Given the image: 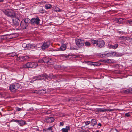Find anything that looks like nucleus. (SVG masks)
<instances>
[{"label":"nucleus","instance_id":"nucleus-1","mask_svg":"<svg viewBox=\"0 0 132 132\" xmlns=\"http://www.w3.org/2000/svg\"><path fill=\"white\" fill-rule=\"evenodd\" d=\"M91 42L92 44L94 45L96 47L100 48L103 47L105 45L104 41L101 39H92L91 40Z\"/></svg>","mask_w":132,"mask_h":132},{"label":"nucleus","instance_id":"nucleus-2","mask_svg":"<svg viewBox=\"0 0 132 132\" xmlns=\"http://www.w3.org/2000/svg\"><path fill=\"white\" fill-rule=\"evenodd\" d=\"M20 87L19 84L18 83L12 84L9 87L10 90L12 92H15Z\"/></svg>","mask_w":132,"mask_h":132},{"label":"nucleus","instance_id":"nucleus-3","mask_svg":"<svg viewBox=\"0 0 132 132\" xmlns=\"http://www.w3.org/2000/svg\"><path fill=\"white\" fill-rule=\"evenodd\" d=\"M4 13L6 15L10 17H14L15 16V13L12 10H5L4 11Z\"/></svg>","mask_w":132,"mask_h":132},{"label":"nucleus","instance_id":"nucleus-4","mask_svg":"<svg viewBox=\"0 0 132 132\" xmlns=\"http://www.w3.org/2000/svg\"><path fill=\"white\" fill-rule=\"evenodd\" d=\"M38 65V64L34 62H30L26 63L25 66L27 68H35Z\"/></svg>","mask_w":132,"mask_h":132},{"label":"nucleus","instance_id":"nucleus-5","mask_svg":"<svg viewBox=\"0 0 132 132\" xmlns=\"http://www.w3.org/2000/svg\"><path fill=\"white\" fill-rule=\"evenodd\" d=\"M31 24L33 25H38L39 23L40 20L39 18L37 17L32 18L31 19Z\"/></svg>","mask_w":132,"mask_h":132},{"label":"nucleus","instance_id":"nucleus-6","mask_svg":"<svg viewBox=\"0 0 132 132\" xmlns=\"http://www.w3.org/2000/svg\"><path fill=\"white\" fill-rule=\"evenodd\" d=\"M76 43L77 46L79 47H81L83 46L84 42V41L82 39H78L76 41Z\"/></svg>","mask_w":132,"mask_h":132},{"label":"nucleus","instance_id":"nucleus-7","mask_svg":"<svg viewBox=\"0 0 132 132\" xmlns=\"http://www.w3.org/2000/svg\"><path fill=\"white\" fill-rule=\"evenodd\" d=\"M50 46V43L49 42H44L42 45L41 48L43 50H44L48 48Z\"/></svg>","mask_w":132,"mask_h":132},{"label":"nucleus","instance_id":"nucleus-8","mask_svg":"<svg viewBox=\"0 0 132 132\" xmlns=\"http://www.w3.org/2000/svg\"><path fill=\"white\" fill-rule=\"evenodd\" d=\"M12 34H6V35H2L0 37V39L1 40H6L12 39L13 37L11 36Z\"/></svg>","mask_w":132,"mask_h":132},{"label":"nucleus","instance_id":"nucleus-9","mask_svg":"<svg viewBox=\"0 0 132 132\" xmlns=\"http://www.w3.org/2000/svg\"><path fill=\"white\" fill-rule=\"evenodd\" d=\"M118 45L117 43H112L110 44H108V48L110 49H116L118 48Z\"/></svg>","mask_w":132,"mask_h":132},{"label":"nucleus","instance_id":"nucleus-10","mask_svg":"<svg viewBox=\"0 0 132 132\" xmlns=\"http://www.w3.org/2000/svg\"><path fill=\"white\" fill-rule=\"evenodd\" d=\"M29 58V57L27 56H22L18 57L17 60L20 61H26Z\"/></svg>","mask_w":132,"mask_h":132},{"label":"nucleus","instance_id":"nucleus-11","mask_svg":"<svg viewBox=\"0 0 132 132\" xmlns=\"http://www.w3.org/2000/svg\"><path fill=\"white\" fill-rule=\"evenodd\" d=\"M28 25L24 21H22L20 23V27L22 30L26 29Z\"/></svg>","mask_w":132,"mask_h":132},{"label":"nucleus","instance_id":"nucleus-12","mask_svg":"<svg viewBox=\"0 0 132 132\" xmlns=\"http://www.w3.org/2000/svg\"><path fill=\"white\" fill-rule=\"evenodd\" d=\"M110 52L107 51L105 52L103 54H101L100 56L102 58H104L106 57H110Z\"/></svg>","mask_w":132,"mask_h":132},{"label":"nucleus","instance_id":"nucleus-13","mask_svg":"<svg viewBox=\"0 0 132 132\" xmlns=\"http://www.w3.org/2000/svg\"><path fill=\"white\" fill-rule=\"evenodd\" d=\"M46 122L47 123H51L54 121L55 119L53 117H47L46 118Z\"/></svg>","mask_w":132,"mask_h":132},{"label":"nucleus","instance_id":"nucleus-14","mask_svg":"<svg viewBox=\"0 0 132 132\" xmlns=\"http://www.w3.org/2000/svg\"><path fill=\"white\" fill-rule=\"evenodd\" d=\"M20 19V18H17V19H13V23L14 24V25H15V26H18L19 24V22L18 21H19Z\"/></svg>","mask_w":132,"mask_h":132},{"label":"nucleus","instance_id":"nucleus-15","mask_svg":"<svg viewBox=\"0 0 132 132\" xmlns=\"http://www.w3.org/2000/svg\"><path fill=\"white\" fill-rule=\"evenodd\" d=\"M45 76L43 75H41L35 77V79L37 80H44Z\"/></svg>","mask_w":132,"mask_h":132},{"label":"nucleus","instance_id":"nucleus-16","mask_svg":"<svg viewBox=\"0 0 132 132\" xmlns=\"http://www.w3.org/2000/svg\"><path fill=\"white\" fill-rule=\"evenodd\" d=\"M70 129V127L69 126H67L65 128H62L61 131L62 132H68V131Z\"/></svg>","mask_w":132,"mask_h":132},{"label":"nucleus","instance_id":"nucleus-17","mask_svg":"<svg viewBox=\"0 0 132 132\" xmlns=\"http://www.w3.org/2000/svg\"><path fill=\"white\" fill-rule=\"evenodd\" d=\"M116 21L118 23L121 24L123 22V19L122 18H117L116 19Z\"/></svg>","mask_w":132,"mask_h":132},{"label":"nucleus","instance_id":"nucleus-18","mask_svg":"<svg viewBox=\"0 0 132 132\" xmlns=\"http://www.w3.org/2000/svg\"><path fill=\"white\" fill-rule=\"evenodd\" d=\"M43 59L44 63H48L50 60V58L47 57H44Z\"/></svg>","mask_w":132,"mask_h":132},{"label":"nucleus","instance_id":"nucleus-19","mask_svg":"<svg viewBox=\"0 0 132 132\" xmlns=\"http://www.w3.org/2000/svg\"><path fill=\"white\" fill-rule=\"evenodd\" d=\"M91 123L93 127L97 124V122L95 119H92L91 120Z\"/></svg>","mask_w":132,"mask_h":132},{"label":"nucleus","instance_id":"nucleus-20","mask_svg":"<svg viewBox=\"0 0 132 132\" xmlns=\"http://www.w3.org/2000/svg\"><path fill=\"white\" fill-rule=\"evenodd\" d=\"M23 21H24L27 24H28H28L30 23L31 24V20H30L28 18H26Z\"/></svg>","mask_w":132,"mask_h":132},{"label":"nucleus","instance_id":"nucleus-21","mask_svg":"<svg viewBox=\"0 0 132 132\" xmlns=\"http://www.w3.org/2000/svg\"><path fill=\"white\" fill-rule=\"evenodd\" d=\"M110 57H113L115 56L116 54V52L114 51H110Z\"/></svg>","mask_w":132,"mask_h":132},{"label":"nucleus","instance_id":"nucleus-22","mask_svg":"<svg viewBox=\"0 0 132 132\" xmlns=\"http://www.w3.org/2000/svg\"><path fill=\"white\" fill-rule=\"evenodd\" d=\"M60 48L61 51L65 50L66 49V45L65 44H62L60 46Z\"/></svg>","mask_w":132,"mask_h":132},{"label":"nucleus","instance_id":"nucleus-23","mask_svg":"<svg viewBox=\"0 0 132 132\" xmlns=\"http://www.w3.org/2000/svg\"><path fill=\"white\" fill-rule=\"evenodd\" d=\"M103 62L105 63H113V61H112V60L110 59H107V60H104Z\"/></svg>","mask_w":132,"mask_h":132},{"label":"nucleus","instance_id":"nucleus-24","mask_svg":"<svg viewBox=\"0 0 132 132\" xmlns=\"http://www.w3.org/2000/svg\"><path fill=\"white\" fill-rule=\"evenodd\" d=\"M52 5L46 3L45 5V7L47 9H51L52 7Z\"/></svg>","mask_w":132,"mask_h":132},{"label":"nucleus","instance_id":"nucleus-25","mask_svg":"<svg viewBox=\"0 0 132 132\" xmlns=\"http://www.w3.org/2000/svg\"><path fill=\"white\" fill-rule=\"evenodd\" d=\"M91 63L90 64L94 66H98L100 65V63L96 62H90Z\"/></svg>","mask_w":132,"mask_h":132},{"label":"nucleus","instance_id":"nucleus-26","mask_svg":"<svg viewBox=\"0 0 132 132\" xmlns=\"http://www.w3.org/2000/svg\"><path fill=\"white\" fill-rule=\"evenodd\" d=\"M18 123L20 126H22L25 124V122L23 121L19 120Z\"/></svg>","mask_w":132,"mask_h":132},{"label":"nucleus","instance_id":"nucleus-27","mask_svg":"<svg viewBox=\"0 0 132 132\" xmlns=\"http://www.w3.org/2000/svg\"><path fill=\"white\" fill-rule=\"evenodd\" d=\"M26 47L28 49H30L32 48V45L31 44H29L26 45Z\"/></svg>","mask_w":132,"mask_h":132},{"label":"nucleus","instance_id":"nucleus-28","mask_svg":"<svg viewBox=\"0 0 132 132\" xmlns=\"http://www.w3.org/2000/svg\"><path fill=\"white\" fill-rule=\"evenodd\" d=\"M97 110L98 111L100 112H104L106 111L105 109L98 108L97 109Z\"/></svg>","mask_w":132,"mask_h":132},{"label":"nucleus","instance_id":"nucleus-29","mask_svg":"<svg viewBox=\"0 0 132 132\" xmlns=\"http://www.w3.org/2000/svg\"><path fill=\"white\" fill-rule=\"evenodd\" d=\"M84 44L85 46L88 47H89L91 45V43L88 41H86L85 42H84Z\"/></svg>","mask_w":132,"mask_h":132},{"label":"nucleus","instance_id":"nucleus-30","mask_svg":"<svg viewBox=\"0 0 132 132\" xmlns=\"http://www.w3.org/2000/svg\"><path fill=\"white\" fill-rule=\"evenodd\" d=\"M40 91V94H42L43 95L45 94L46 93V90L45 89H42L39 90Z\"/></svg>","mask_w":132,"mask_h":132},{"label":"nucleus","instance_id":"nucleus-31","mask_svg":"<svg viewBox=\"0 0 132 132\" xmlns=\"http://www.w3.org/2000/svg\"><path fill=\"white\" fill-rule=\"evenodd\" d=\"M16 54V53L14 52H12L9 54V56L11 57H14Z\"/></svg>","mask_w":132,"mask_h":132},{"label":"nucleus","instance_id":"nucleus-32","mask_svg":"<svg viewBox=\"0 0 132 132\" xmlns=\"http://www.w3.org/2000/svg\"><path fill=\"white\" fill-rule=\"evenodd\" d=\"M15 109L16 111H20L23 110V108H19V107H17L15 108Z\"/></svg>","mask_w":132,"mask_h":132},{"label":"nucleus","instance_id":"nucleus-33","mask_svg":"<svg viewBox=\"0 0 132 132\" xmlns=\"http://www.w3.org/2000/svg\"><path fill=\"white\" fill-rule=\"evenodd\" d=\"M55 10L56 12H62V10L58 7H56L55 8Z\"/></svg>","mask_w":132,"mask_h":132},{"label":"nucleus","instance_id":"nucleus-34","mask_svg":"<svg viewBox=\"0 0 132 132\" xmlns=\"http://www.w3.org/2000/svg\"><path fill=\"white\" fill-rule=\"evenodd\" d=\"M109 132H118V130L115 129H112Z\"/></svg>","mask_w":132,"mask_h":132},{"label":"nucleus","instance_id":"nucleus-35","mask_svg":"<svg viewBox=\"0 0 132 132\" xmlns=\"http://www.w3.org/2000/svg\"><path fill=\"white\" fill-rule=\"evenodd\" d=\"M115 110V109H105V110H106V111H109L110 112L112 111H114Z\"/></svg>","mask_w":132,"mask_h":132},{"label":"nucleus","instance_id":"nucleus-36","mask_svg":"<svg viewBox=\"0 0 132 132\" xmlns=\"http://www.w3.org/2000/svg\"><path fill=\"white\" fill-rule=\"evenodd\" d=\"M85 123L86 125H88L90 124L91 122L89 121H86L85 122Z\"/></svg>","mask_w":132,"mask_h":132},{"label":"nucleus","instance_id":"nucleus-37","mask_svg":"<svg viewBox=\"0 0 132 132\" xmlns=\"http://www.w3.org/2000/svg\"><path fill=\"white\" fill-rule=\"evenodd\" d=\"M44 11L43 9H40L39 10V12L40 13H44Z\"/></svg>","mask_w":132,"mask_h":132},{"label":"nucleus","instance_id":"nucleus-38","mask_svg":"<svg viewBox=\"0 0 132 132\" xmlns=\"http://www.w3.org/2000/svg\"><path fill=\"white\" fill-rule=\"evenodd\" d=\"M129 92L130 91L129 90L127 89L125 91L124 93L126 94H127L128 93H129Z\"/></svg>","mask_w":132,"mask_h":132},{"label":"nucleus","instance_id":"nucleus-39","mask_svg":"<svg viewBox=\"0 0 132 132\" xmlns=\"http://www.w3.org/2000/svg\"><path fill=\"white\" fill-rule=\"evenodd\" d=\"M39 92H40L39 90H35L34 92V93H37L38 94H40V93Z\"/></svg>","mask_w":132,"mask_h":132},{"label":"nucleus","instance_id":"nucleus-40","mask_svg":"<svg viewBox=\"0 0 132 132\" xmlns=\"http://www.w3.org/2000/svg\"><path fill=\"white\" fill-rule=\"evenodd\" d=\"M44 132H52V131L46 129L44 130Z\"/></svg>","mask_w":132,"mask_h":132},{"label":"nucleus","instance_id":"nucleus-41","mask_svg":"<svg viewBox=\"0 0 132 132\" xmlns=\"http://www.w3.org/2000/svg\"><path fill=\"white\" fill-rule=\"evenodd\" d=\"M127 22L130 25H132V20H128Z\"/></svg>","mask_w":132,"mask_h":132},{"label":"nucleus","instance_id":"nucleus-42","mask_svg":"<svg viewBox=\"0 0 132 132\" xmlns=\"http://www.w3.org/2000/svg\"><path fill=\"white\" fill-rule=\"evenodd\" d=\"M125 115L126 117H128L130 116L129 113H126L125 114Z\"/></svg>","mask_w":132,"mask_h":132},{"label":"nucleus","instance_id":"nucleus-43","mask_svg":"<svg viewBox=\"0 0 132 132\" xmlns=\"http://www.w3.org/2000/svg\"><path fill=\"white\" fill-rule=\"evenodd\" d=\"M38 62L39 63H42L44 62L43 60V59H40V60H39L38 61Z\"/></svg>","mask_w":132,"mask_h":132},{"label":"nucleus","instance_id":"nucleus-44","mask_svg":"<svg viewBox=\"0 0 132 132\" xmlns=\"http://www.w3.org/2000/svg\"><path fill=\"white\" fill-rule=\"evenodd\" d=\"M64 125V123L63 122H61L60 123V126H62Z\"/></svg>","mask_w":132,"mask_h":132},{"label":"nucleus","instance_id":"nucleus-45","mask_svg":"<svg viewBox=\"0 0 132 132\" xmlns=\"http://www.w3.org/2000/svg\"><path fill=\"white\" fill-rule=\"evenodd\" d=\"M52 128V127H49L48 128L46 129H47L48 130H49L52 131L51 129Z\"/></svg>","mask_w":132,"mask_h":132},{"label":"nucleus","instance_id":"nucleus-46","mask_svg":"<svg viewBox=\"0 0 132 132\" xmlns=\"http://www.w3.org/2000/svg\"><path fill=\"white\" fill-rule=\"evenodd\" d=\"M19 120H14V119H13V120L12 121L15 122L17 123H18V122Z\"/></svg>","mask_w":132,"mask_h":132},{"label":"nucleus","instance_id":"nucleus-47","mask_svg":"<svg viewBox=\"0 0 132 132\" xmlns=\"http://www.w3.org/2000/svg\"><path fill=\"white\" fill-rule=\"evenodd\" d=\"M120 38L121 39L124 38V36H121L120 37Z\"/></svg>","mask_w":132,"mask_h":132},{"label":"nucleus","instance_id":"nucleus-48","mask_svg":"<svg viewBox=\"0 0 132 132\" xmlns=\"http://www.w3.org/2000/svg\"><path fill=\"white\" fill-rule=\"evenodd\" d=\"M98 125L99 126H101V125H102L101 123H99L98 124Z\"/></svg>","mask_w":132,"mask_h":132},{"label":"nucleus","instance_id":"nucleus-49","mask_svg":"<svg viewBox=\"0 0 132 132\" xmlns=\"http://www.w3.org/2000/svg\"><path fill=\"white\" fill-rule=\"evenodd\" d=\"M4 1V0H0V2H3Z\"/></svg>","mask_w":132,"mask_h":132},{"label":"nucleus","instance_id":"nucleus-50","mask_svg":"<svg viewBox=\"0 0 132 132\" xmlns=\"http://www.w3.org/2000/svg\"><path fill=\"white\" fill-rule=\"evenodd\" d=\"M95 132H99L98 130H96Z\"/></svg>","mask_w":132,"mask_h":132},{"label":"nucleus","instance_id":"nucleus-51","mask_svg":"<svg viewBox=\"0 0 132 132\" xmlns=\"http://www.w3.org/2000/svg\"><path fill=\"white\" fill-rule=\"evenodd\" d=\"M30 82H33V81H32V80L31 81H30Z\"/></svg>","mask_w":132,"mask_h":132},{"label":"nucleus","instance_id":"nucleus-52","mask_svg":"<svg viewBox=\"0 0 132 132\" xmlns=\"http://www.w3.org/2000/svg\"><path fill=\"white\" fill-rule=\"evenodd\" d=\"M79 132H84L82 131H79Z\"/></svg>","mask_w":132,"mask_h":132},{"label":"nucleus","instance_id":"nucleus-53","mask_svg":"<svg viewBox=\"0 0 132 132\" xmlns=\"http://www.w3.org/2000/svg\"><path fill=\"white\" fill-rule=\"evenodd\" d=\"M55 76H54V77H53V78H55Z\"/></svg>","mask_w":132,"mask_h":132},{"label":"nucleus","instance_id":"nucleus-54","mask_svg":"<svg viewBox=\"0 0 132 132\" xmlns=\"http://www.w3.org/2000/svg\"><path fill=\"white\" fill-rule=\"evenodd\" d=\"M71 100V99H69V101H70Z\"/></svg>","mask_w":132,"mask_h":132},{"label":"nucleus","instance_id":"nucleus-55","mask_svg":"<svg viewBox=\"0 0 132 132\" xmlns=\"http://www.w3.org/2000/svg\"><path fill=\"white\" fill-rule=\"evenodd\" d=\"M130 132H132V130Z\"/></svg>","mask_w":132,"mask_h":132},{"label":"nucleus","instance_id":"nucleus-56","mask_svg":"<svg viewBox=\"0 0 132 132\" xmlns=\"http://www.w3.org/2000/svg\"><path fill=\"white\" fill-rule=\"evenodd\" d=\"M44 3H45V2H44Z\"/></svg>","mask_w":132,"mask_h":132},{"label":"nucleus","instance_id":"nucleus-57","mask_svg":"<svg viewBox=\"0 0 132 132\" xmlns=\"http://www.w3.org/2000/svg\"><path fill=\"white\" fill-rule=\"evenodd\" d=\"M70 1H72V0H69Z\"/></svg>","mask_w":132,"mask_h":132}]
</instances>
